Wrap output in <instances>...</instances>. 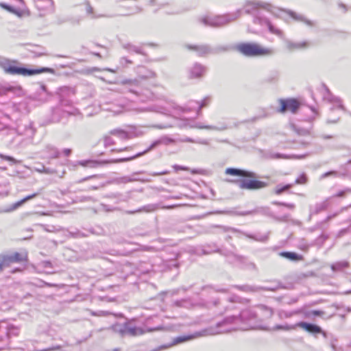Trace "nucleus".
<instances>
[{
    "label": "nucleus",
    "mask_w": 351,
    "mask_h": 351,
    "mask_svg": "<svg viewBox=\"0 0 351 351\" xmlns=\"http://www.w3.org/2000/svg\"><path fill=\"white\" fill-rule=\"evenodd\" d=\"M308 332L311 333H321L322 330L319 326L313 324Z\"/></svg>",
    "instance_id": "a19ab883"
},
{
    "label": "nucleus",
    "mask_w": 351,
    "mask_h": 351,
    "mask_svg": "<svg viewBox=\"0 0 351 351\" xmlns=\"http://www.w3.org/2000/svg\"><path fill=\"white\" fill-rule=\"evenodd\" d=\"M123 61L125 62L126 63H128V64L132 63V62L130 60H128L126 58H122L121 59V63H123Z\"/></svg>",
    "instance_id": "bf43d9fd"
},
{
    "label": "nucleus",
    "mask_w": 351,
    "mask_h": 351,
    "mask_svg": "<svg viewBox=\"0 0 351 351\" xmlns=\"http://www.w3.org/2000/svg\"><path fill=\"white\" fill-rule=\"evenodd\" d=\"M60 346H56V347H54V348H48L47 350H46V351H52V350H56V349H60Z\"/></svg>",
    "instance_id": "052dcab7"
},
{
    "label": "nucleus",
    "mask_w": 351,
    "mask_h": 351,
    "mask_svg": "<svg viewBox=\"0 0 351 351\" xmlns=\"http://www.w3.org/2000/svg\"><path fill=\"white\" fill-rule=\"evenodd\" d=\"M14 61H11L7 58L0 56V66L6 73L29 76L40 73L48 70L47 68H43L41 69H28L23 67H18L14 64Z\"/></svg>",
    "instance_id": "20e7f679"
},
{
    "label": "nucleus",
    "mask_w": 351,
    "mask_h": 351,
    "mask_svg": "<svg viewBox=\"0 0 351 351\" xmlns=\"http://www.w3.org/2000/svg\"><path fill=\"white\" fill-rule=\"evenodd\" d=\"M280 256L287 258L291 261H299L302 259V256L295 253V252H281Z\"/></svg>",
    "instance_id": "bb28decb"
},
{
    "label": "nucleus",
    "mask_w": 351,
    "mask_h": 351,
    "mask_svg": "<svg viewBox=\"0 0 351 351\" xmlns=\"http://www.w3.org/2000/svg\"><path fill=\"white\" fill-rule=\"evenodd\" d=\"M339 6L340 8H343L345 12L347 10V9H346V5H344V4H343V3H339Z\"/></svg>",
    "instance_id": "0e129e2a"
},
{
    "label": "nucleus",
    "mask_w": 351,
    "mask_h": 351,
    "mask_svg": "<svg viewBox=\"0 0 351 351\" xmlns=\"http://www.w3.org/2000/svg\"><path fill=\"white\" fill-rule=\"evenodd\" d=\"M280 112H285L287 110L295 113L299 108V102L294 99H280Z\"/></svg>",
    "instance_id": "4468645a"
},
{
    "label": "nucleus",
    "mask_w": 351,
    "mask_h": 351,
    "mask_svg": "<svg viewBox=\"0 0 351 351\" xmlns=\"http://www.w3.org/2000/svg\"><path fill=\"white\" fill-rule=\"evenodd\" d=\"M84 5H85V10H86L87 14L90 15V16L92 18H96L97 16H95L94 13H93V8H92V6L89 3V2L86 1L84 3Z\"/></svg>",
    "instance_id": "f704fd0d"
},
{
    "label": "nucleus",
    "mask_w": 351,
    "mask_h": 351,
    "mask_svg": "<svg viewBox=\"0 0 351 351\" xmlns=\"http://www.w3.org/2000/svg\"><path fill=\"white\" fill-rule=\"evenodd\" d=\"M274 204L276 205H278V206H286L288 208L291 209V210H293L295 208V205L293 204H287V203H284V202H275Z\"/></svg>",
    "instance_id": "c03bdc74"
},
{
    "label": "nucleus",
    "mask_w": 351,
    "mask_h": 351,
    "mask_svg": "<svg viewBox=\"0 0 351 351\" xmlns=\"http://www.w3.org/2000/svg\"><path fill=\"white\" fill-rule=\"evenodd\" d=\"M296 328L300 327L306 331H309L310 328L312 327L313 324L306 323L304 322H300L297 324H295Z\"/></svg>",
    "instance_id": "72a5a7b5"
},
{
    "label": "nucleus",
    "mask_w": 351,
    "mask_h": 351,
    "mask_svg": "<svg viewBox=\"0 0 351 351\" xmlns=\"http://www.w3.org/2000/svg\"><path fill=\"white\" fill-rule=\"evenodd\" d=\"M292 186H293L292 184H289L285 185L283 186H281L280 185H278V186H276V187L275 189V193L277 195H280L282 192L289 189L291 187H292Z\"/></svg>",
    "instance_id": "7c9ffc66"
},
{
    "label": "nucleus",
    "mask_w": 351,
    "mask_h": 351,
    "mask_svg": "<svg viewBox=\"0 0 351 351\" xmlns=\"http://www.w3.org/2000/svg\"><path fill=\"white\" fill-rule=\"evenodd\" d=\"M180 206V204H174V205H171V206H160V204H150L145 205V206L138 208V210H136L134 211H128L127 213L128 214H134L136 213H142V212L152 213V212L156 211L158 208L172 209L174 208H177Z\"/></svg>",
    "instance_id": "ddd939ff"
},
{
    "label": "nucleus",
    "mask_w": 351,
    "mask_h": 351,
    "mask_svg": "<svg viewBox=\"0 0 351 351\" xmlns=\"http://www.w3.org/2000/svg\"><path fill=\"white\" fill-rule=\"evenodd\" d=\"M287 48L290 51L306 49L309 46V43L307 41L294 43L290 40L286 41Z\"/></svg>",
    "instance_id": "aec40b11"
},
{
    "label": "nucleus",
    "mask_w": 351,
    "mask_h": 351,
    "mask_svg": "<svg viewBox=\"0 0 351 351\" xmlns=\"http://www.w3.org/2000/svg\"><path fill=\"white\" fill-rule=\"evenodd\" d=\"M258 308L260 309L261 311H267L268 313V315L269 316H271L273 314V311L271 309L267 308V306H264V305H261V306H258Z\"/></svg>",
    "instance_id": "a18cd8bd"
},
{
    "label": "nucleus",
    "mask_w": 351,
    "mask_h": 351,
    "mask_svg": "<svg viewBox=\"0 0 351 351\" xmlns=\"http://www.w3.org/2000/svg\"><path fill=\"white\" fill-rule=\"evenodd\" d=\"M206 68L198 63H195L189 69V77L193 78H200L206 73Z\"/></svg>",
    "instance_id": "dca6fc26"
},
{
    "label": "nucleus",
    "mask_w": 351,
    "mask_h": 351,
    "mask_svg": "<svg viewBox=\"0 0 351 351\" xmlns=\"http://www.w3.org/2000/svg\"><path fill=\"white\" fill-rule=\"evenodd\" d=\"M110 134L117 136L121 140H127L140 136L141 132H137L136 128L131 126L128 130L114 129L110 132Z\"/></svg>",
    "instance_id": "9d476101"
},
{
    "label": "nucleus",
    "mask_w": 351,
    "mask_h": 351,
    "mask_svg": "<svg viewBox=\"0 0 351 351\" xmlns=\"http://www.w3.org/2000/svg\"><path fill=\"white\" fill-rule=\"evenodd\" d=\"M241 289H242L243 291H255V289L251 287H249V286H244V287H241Z\"/></svg>",
    "instance_id": "de8ad7c7"
},
{
    "label": "nucleus",
    "mask_w": 351,
    "mask_h": 351,
    "mask_svg": "<svg viewBox=\"0 0 351 351\" xmlns=\"http://www.w3.org/2000/svg\"><path fill=\"white\" fill-rule=\"evenodd\" d=\"M186 47L189 50L195 51L198 56H203L213 53V49L206 45H186Z\"/></svg>",
    "instance_id": "f3484780"
},
{
    "label": "nucleus",
    "mask_w": 351,
    "mask_h": 351,
    "mask_svg": "<svg viewBox=\"0 0 351 351\" xmlns=\"http://www.w3.org/2000/svg\"><path fill=\"white\" fill-rule=\"evenodd\" d=\"M190 128H197V129H205L209 130H215V131H223L228 129V125L225 123H221L219 125H205L201 122H191L188 121L186 125Z\"/></svg>",
    "instance_id": "f8f14e48"
},
{
    "label": "nucleus",
    "mask_w": 351,
    "mask_h": 351,
    "mask_svg": "<svg viewBox=\"0 0 351 351\" xmlns=\"http://www.w3.org/2000/svg\"><path fill=\"white\" fill-rule=\"evenodd\" d=\"M256 313L252 309H245L241 311L239 317L232 316L224 319L218 323L215 327H210L202 331V333H197L194 335L180 336L174 339L172 345L180 343L195 337L203 335H215L240 329L243 330L257 329Z\"/></svg>",
    "instance_id": "f257e3e1"
},
{
    "label": "nucleus",
    "mask_w": 351,
    "mask_h": 351,
    "mask_svg": "<svg viewBox=\"0 0 351 351\" xmlns=\"http://www.w3.org/2000/svg\"><path fill=\"white\" fill-rule=\"evenodd\" d=\"M252 213H254V211H247V212H245V213H238V215H250V214H252Z\"/></svg>",
    "instance_id": "13d9d810"
},
{
    "label": "nucleus",
    "mask_w": 351,
    "mask_h": 351,
    "mask_svg": "<svg viewBox=\"0 0 351 351\" xmlns=\"http://www.w3.org/2000/svg\"><path fill=\"white\" fill-rule=\"evenodd\" d=\"M348 267V263L347 261H339L332 264L331 265V269L333 271H339Z\"/></svg>",
    "instance_id": "a878e982"
},
{
    "label": "nucleus",
    "mask_w": 351,
    "mask_h": 351,
    "mask_svg": "<svg viewBox=\"0 0 351 351\" xmlns=\"http://www.w3.org/2000/svg\"><path fill=\"white\" fill-rule=\"evenodd\" d=\"M123 48L128 50L129 51H134L136 53H142V51L139 47L132 45L131 44L124 45Z\"/></svg>",
    "instance_id": "2f4dec72"
},
{
    "label": "nucleus",
    "mask_w": 351,
    "mask_h": 351,
    "mask_svg": "<svg viewBox=\"0 0 351 351\" xmlns=\"http://www.w3.org/2000/svg\"><path fill=\"white\" fill-rule=\"evenodd\" d=\"M235 182L240 189L247 190L260 189L267 186L266 182L257 180L243 179L235 181Z\"/></svg>",
    "instance_id": "1a4fd4ad"
},
{
    "label": "nucleus",
    "mask_w": 351,
    "mask_h": 351,
    "mask_svg": "<svg viewBox=\"0 0 351 351\" xmlns=\"http://www.w3.org/2000/svg\"><path fill=\"white\" fill-rule=\"evenodd\" d=\"M38 193H33L32 195L26 196L23 199L13 204L12 206H10V207L9 208H7L5 210V211L10 212V211H13V210L17 209L19 207H20L23 204H24L27 201L32 199L34 197H36L38 195Z\"/></svg>",
    "instance_id": "5701e85b"
},
{
    "label": "nucleus",
    "mask_w": 351,
    "mask_h": 351,
    "mask_svg": "<svg viewBox=\"0 0 351 351\" xmlns=\"http://www.w3.org/2000/svg\"><path fill=\"white\" fill-rule=\"evenodd\" d=\"M12 333L14 334V335H17L18 334V329L14 328V327H12L11 328H9L8 332H7V336L8 335H10Z\"/></svg>",
    "instance_id": "49530a36"
},
{
    "label": "nucleus",
    "mask_w": 351,
    "mask_h": 351,
    "mask_svg": "<svg viewBox=\"0 0 351 351\" xmlns=\"http://www.w3.org/2000/svg\"><path fill=\"white\" fill-rule=\"evenodd\" d=\"M240 15L241 11L238 10L234 13L226 15L205 16L201 19V21L206 25L220 27L236 20Z\"/></svg>",
    "instance_id": "423d86ee"
},
{
    "label": "nucleus",
    "mask_w": 351,
    "mask_h": 351,
    "mask_svg": "<svg viewBox=\"0 0 351 351\" xmlns=\"http://www.w3.org/2000/svg\"><path fill=\"white\" fill-rule=\"evenodd\" d=\"M111 328L114 332L119 334L121 337H135L143 335L145 332H152L160 329V328L143 329L141 327L134 326L129 322L124 324H115L112 326Z\"/></svg>",
    "instance_id": "39448f33"
},
{
    "label": "nucleus",
    "mask_w": 351,
    "mask_h": 351,
    "mask_svg": "<svg viewBox=\"0 0 351 351\" xmlns=\"http://www.w3.org/2000/svg\"><path fill=\"white\" fill-rule=\"evenodd\" d=\"M53 2L52 0H38L37 7L43 10H51L53 8Z\"/></svg>",
    "instance_id": "b1692460"
},
{
    "label": "nucleus",
    "mask_w": 351,
    "mask_h": 351,
    "mask_svg": "<svg viewBox=\"0 0 351 351\" xmlns=\"http://www.w3.org/2000/svg\"><path fill=\"white\" fill-rule=\"evenodd\" d=\"M324 99L328 101L329 103L333 104L334 107L331 108L332 110H334V108H337L339 109L344 110V107L342 104V101L340 98L332 95L328 90H326V95L324 96Z\"/></svg>",
    "instance_id": "a211bd4d"
},
{
    "label": "nucleus",
    "mask_w": 351,
    "mask_h": 351,
    "mask_svg": "<svg viewBox=\"0 0 351 351\" xmlns=\"http://www.w3.org/2000/svg\"><path fill=\"white\" fill-rule=\"evenodd\" d=\"M308 134V132L306 130H304L302 131L301 133H300V134H302V135H305V134Z\"/></svg>",
    "instance_id": "69168bd1"
},
{
    "label": "nucleus",
    "mask_w": 351,
    "mask_h": 351,
    "mask_svg": "<svg viewBox=\"0 0 351 351\" xmlns=\"http://www.w3.org/2000/svg\"><path fill=\"white\" fill-rule=\"evenodd\" d=\"M346 191L350 192L351 191L350 189H347ZM346 193V191H341L337 193L335 196V197H343Z\"/></svg>",
    "instance_id": "3c124183"
},
{
    "label": "nucleus",
    "mask_w": 351,
    "mask_h": 351,
    "mask_svg": "<svg viewBox=\"0 0 351 351\" xmlns=\"http://www.w3.org/2000/svg\"><path fill=\"white\" fill-rule=\"evenodd\" d=\"M307 154L304 155H293L291 156H282L280 154H276L275 158H295V159H302L304 158Z\"/></svg>",
    "instance_id": "c9c22d12"
},
{
    "label": "nucleus",
    "mask_w": 351,
    "mask_h": 351,
    "mask_svg": "<svg viewBox=\"0 0 351 351\" xmlns=\"http://www.w3.org/2000/svg\"><path fill=\"white\" fill-rule=\"evenodd\" d=\"M18 132L20 135L24 136L25 139L32 140L34 136L36 130L32 127V124L29 123V125H25L24 128L19 127Z\"/></svg>",
    "instance_id": "6ab92c4d"
},
{
    "label": "nucleus",
    "mask_w": 351,
    "mask_h": 351,
    "mask_svg": "<svg viewBox=\"0 0 351 351\" xmlns=\"http://www.w3.org/2000/svg\"><path fill=\"white\" fill-rule=\"evenodd\" d=\"M195 143H199V144H202V145H208V141H206V140H199V141H195Z\"/></svg>",
    "instance_id": "5fc2aeb1"
},
{
    "label": "nucleus",
    "mask_w": 351,
    "mask_h": 351,
    "mask_svg": "<svg viewBox=\"0 0 351 351\" xmlns=\"http://www.w3.org/2000/svg\"><path fill=\"white\" fill-rule=\"evenodd\" d=\"M226 174L231 175L234 176H241L245 178H254L256 177V174L252 171H245L239 169L235 168H227L225 171Z\"/></svg>",
    "instance_id": "2eb2a0df"
},
{
    "label": "nucleus",
    "mask_w": 351,
    "mask_h": 351,
    "mask_svg": "<svg viewBox=\"0 0 351 351\" xmlns=\"http://www.w3.org/2000/svg\"><path fill=\"white\" fill-rule=\"evenodd\" d=\"M168 198L169 199H180V196H179V195H174V196L169 197Z\"/></svg>",
    "instance_id": "680f3d73"
},
{
    "label": "nucleus",
    "mask_w": 351,
    "mask_h": 351,
    "mask_svg": "<svg viewBox=\"0 0 351 351\" xmlns=\"http://www.w3.org/2000/svg\"><path fill=\"white\" fill-rule=\"evenodd\" d=\"M42 227L46 232H59L62 230V228L60 226H46V225H42Z\"/></svg>",
    "instance_id": "473e14b6"
},
{
    "label": "nucleus",
    "mask_w": 351,
    "mask_h": 351,
    "mask_svg": "<svg viewBox=\"0 0 351 351\" xmlns=\"http://www.w3.org/2000/svg\"><path fill=\"white\" fill-rule=\"evenodd\" d=\"M71 152V150L70 149L66 148V149H63V153L66 156H69Z\"/></svg>",
    "instance_id": "6e6d98bb"
},
{
    "label": "nucleus",
    "mask_w": 351,
    "mask_h": 351,
    "mask_svg": "<svg viewBox=\"0 0 351 351\" xmlns=\"http://www.w3.org/2000/svg\"><path fill=\"white\" fill-rule=\"evenodd\" d=\"M184 302H182V301H177L176 302V304L178 306H182V303H183Z\"/></svg>",
    "instance_id": "338daca9"
},
{
    "label": "nucleus",
    "mask_w": 351,
    "mask_h": 351,
    "mask_svg": "<svg viewBox=\"0 0 351 351\" xmlns=\"http://www.w3.org/2000/svg\"><path fill=\"white\" fill-rule=\"evenodd\" d=\"M180 142H189V143H195V141L191 138H185L184 139L179 140Z\"/></svg>",
    "instance_id": "8fccbe9b"
},
{
    "label": "nucleus",
    "mask_w": 351,
    "mask_h": 351,
    "mask_svg": "<svg viewBox=\"0 0 351 351\" xmlns=\"http://www.w3.org/2000/svg\"><path fill=\"white\" fill-rule=\"evenodd\" d=\"M332 173H333V172H328V173H324V174L322 176V177H323V178H325V177L328 176V175L332 174Z\"/></svg>",
    "instance_id": "774afa93"
},
{
    "label": "nucleus",
    "mask_w": 351,
    "mask_h": 351,
    "mask_svg": "<svg viewBox=\"0 0 351 351\" xmlns=\"http://www.w3.org/2000/svg\"><path fill=\"white\" fill-rule=\"evenodd\" d=\"M155 77V73L151 71H146L145 72H143L142 71H138V77L136 79H125L121 80L120 82L121 84L123 85H129V86H137L140 84L141 80H144L149 78H152Z\"/></svg>",
    "instance_id": "9b49d317"
},
{
    "label": "nucleus",
    "mask_w": 351,
    "mask_h": 351,
    "mask_svg": "<svg viewBox=\"0 0 351 351\" xmlns=\"http://www.w3.org/2000/svg\"><path fill=\"white\" fill-rule=\"evenodd\" d=\"M254 23L261 26H266L270 33L275 34L281 38L284 37L283 32L274 26L269 21V19L265 16H256L254 18Z\"/></svg>",
    "instance_id": "6e6552de"
},
{
    "label": "nucleus",
    "mask_w": 351,
    "mask_h": 351,
    "mask_svg": "<svg viewBox=\"0 0 351 351\" xmlns=\"http://www.w3.org/2000/svg\"><path fill=\"white\" fill-rule=\"evenodd\" d=\"M95 162L94 161H82V162H80V164L82 166H86L88 164L90 165L91 167H93V165H94Z\"/></svg>",
    "instance_id": "09e8293b"
},
{
    "label": "nucleus",
    "mask_w": 351,
    "mask_h": 351,
    "mask_svg": "<svg viewBox=\"0 0 351 351\" xmlns=\"http://www.w3.org/2000/svg\"><path fill=\"white\" fill-rule=\"evenodd\" d=\"M229 49V48L228 47H224V46H220V47H218L215 49H213V53H219V52H222V51H226Z\"/></svg>",
    "instance_id": "37998d69"
},
{
    "label": "nucleus",
    "mask_w": 351,
    "mask_h": 351,
    "mask_svg": "<svg viewBox=\"0 0 351 351\" xmlns=\"http://www.w3.org/2000/svg\"><path fill=\"white\" fill-rule=\"evenodd\" d=\"M8 258L9 259L10 264H12L14 263H21L27 260V255L26 253H19L15 252L10 255H6Z\"/></svg>",
    "instance_id": "412c9836"
},
{
    "label": "nucleus",
    "mask_w": 351,
    "mask_h": 351,
    "mask_svg": "<svg viewBox=\"0 0 351 351\" xmlns=\"http://www.w3.org/2000/svg\"><path fill=\"white\" fill-rule=\"evenodd\" d=\"M115 144V141L110 136H106L104 137V145L105 147H109Z\"/></svg>",
    "instance_id": "4c0bfd02"
},
{
    "label": "nucleus",
    "mask_w": 351,
    "mask_h": 351,
    "mask_svg": "<svg viewBox=\"0 0 351 351\" xmlns=\"http://www.w3.org/2000/svg\"><path fill=\"white\" fill-rule=\"evenodd\" d=\"M0 7L19 17L22 16V12L21 10H17L6 3H0Z\"/></svg>",
    "instance_id": "393cba45"
},
{
    "label": "nucleus",
    "mask_w": 351,
    "mask_h": 351,
    "mask_svg": "<svg viewBox=\"0 0 351 351\" xmlns=\"http://www.w3.org/2000/svg\"><path fill=\"white\" fill-rule=\"evenodd\" d=\"M136 180H137L136 178H132L128 177V176H125V177H123V178H120L119 182H121V183H128V182H134V181H136Z\"/></svg>",
    "instance_id": "79ce46f5"
},
{
    "label": "nucleus",
    "mask_w": 351,
    "mask_h": 351,
    "mask_svg": "<svg viewBox=\"0 0 351 351\" xmlns=\"http://www.w3.org/2000/svg\"><path fill=\"white\" fill-rule=\"evenodd\" d=\"M327 206H328V203L326 201L322 202L319 204H317L316 208H315V209H316L315 213H318L321 210H325L327 208Z\"/></svg>",
    "instance_id": "ea45409f"
},
{
    "label": "nucleus",
    "mask_w": 351,
    "mask_h": 351,
    "mask_svg": "<svg viewBox=\"0 0 351 351\" xmlns=\"http://www.w3.org/2000/svg\"><path fill=\"white\" fill-rule=\"evenodd\" d=\"M339 6L340 8H343L345 12L347 10V9H346V5H344V4H343V3H339Z\"/></svg>",
    "instance_id": "e2e57ef3"
},
{
    "label": "nucleus",
    "mask_w": 351,
    "mask_h": 351,
    "mask_svg": "<svg viewBox=\"0 0 351 351\" xmlns=\"http://www.w3.org/2000/svg\"><path fill=\"white\" fill-rule=\"evenodd\" d=\"M0 158L3 160H5L7 161L12 162V164H18L20 162L19 160H16L13 157L3 155L2 154H0Z\"/></svg>",
    "instance_id": "e433bc0d"
},
{
    "label": "nucleus",
    "mask_w": 351,
    "mask_h": 351,
    "mask_svg": "<svg viewBox=\"0 0 351 351\" xmlns=\"http://www.w3.org/2000/svg\"><path fill=\"white\" fill-rule=\"evenodd\" d=\"M173 168L176 171H178V170H187L188 169L186 167L179 166V165H176L173 166Z\"/></svg>",
    "instance_id": "603ef678"
},
{
    "label": "nucleus",
    "mask_w": 351,
    "mask_h": 351,
    "mask_svg": "<svg viewBox=\"0 0 351 351\" xmlns=\"http://www.w3.org/2000/svg\"><path fill=\"white\" fill-rule=\"evenodd\" d=\"M237 51L245 56H269L274 53V49L269 47H264L256 43H242L236 45Z\"/></svg>",
    "instance_id": "7ed1b4c3"
},
{
    "label": "nucleus",
    "mask_w": 351,
    "mask_h": 351,
    "mask_svg": "<svg viewBox=\"0 0 351 351\" xmlns=\"http://www.w3.org/2000/svg\"><path fill=\"white\" fill-rule=\"evenodd\" d=\"M296 328L295 324L294 325H276L274 326V330H295Z\"/></svg>",
    "instance_id": "c756f323"
},
{
    "label": "nucleus",
    "mask_w": 351,
    "mask_h": 351,
    "mask_svg": "<svg viewBox=\"0 0 351 351\" xmlns=\"http://www.w3.org/2000/svg\"><path fill=\"white\" fill-rule=\"evenodd\" d=\"M174 142H175V141L172 138H169L167 137L162 138L161 139H159V140H157V141H155L154 142H153L152 143V145L145 151H143L142 152H139L137 154H136L133 156H131V157L119 158V159L115 160L113 161V162H126V161L132 160L133 159H135L138 157H140V156L144 155L145 154L147 153L148 152H149L150 150H152V149H154V147H156V146H158L160 144L168 145L169 143H174Z\"/></svg>",
    "instance_id": "0eeeda50"
},
{
    "label": "nucleus",
    "mask_w": 351,
    "mask_h": 351,
    "mask_svg": "<svg viewBox=\"0 0 351 351\" xmlns=\"http://www.w3.org/2000/svg\"><path fill=\"white\" fill-rule=\"evenodd\" d=\"M6 255H0V273L3 271V269L5 267H8L10 265V262L8 261Z\"/></svg>",
    "instance_id": "cd10ccee"
},
{
    "label": "nucleus",
    "mask_w": 351,
    "mask_h": 351,
    "mask_svg": "<svg viewBox=\"0 0 351 351\" xmlns=\"http://www.w3.org/2000/svg\"><path fill=\"white\" fill-rule=\"evenodd\" d=\"M307 182V178L305 174H302L300 176L295 180V184H303L306 183Z\"/></svg>",
    "instance_id": "58836bf2"
},
{
    "label": "nucleus",
    "mask_w": 351,
    "mask_h": 351,
    "mask_svg": "<svg viewBox=\"0 0 351 351\" xmlns=\"http://www.w3.org/2000/svg\"><path fill=\"white\" fill-rule=\"evenodd\" d=\"M141 12V8H139L138 6H135L133 8L132 14H136V13H138V12Z\"/></svg>",
    "instance_id": "864d4df0"
},
{
    "label": "nucleus",
    "mask_w": 351,
    "mask_h": 351,
    "mask_svg": "<svg viewBox=\"0 0 351 351\" xmlns=\"http://www.w3.org/2000/svg\"><path fill=\"white\" fill-rule=\"evenodd\" d=\"M46 149L49 152L51 158H56L59 157L60 153L56 147L51 145H48L47 146Z\"/></svg>",
    "instance_id": "c85d7f7f"
},
{
    "label": "nucleus",
    "mask_w": 351,
    "mask_h": 351,
    "mask_svg": "<svg viewBox=\"0 0 351 351\" xmlns=\"http://www.w3.org/2000/svg\"><path fill=\"white\" fill-rule=\"evenodd\" d=\"M167 173H168V171H163V172H160V173H154L152 174V176H160V175H165Z\"/></svg>",
    "instance_id": "4d7b16f0"
},
{
    "label": "nucleus",
    "mask_w": 351,
    "mask_h": 351,
    "mask_svg": "<svg viewBox=\"0 0 351 351\" xmlns=\"http://www.w3.org/2000/svg\"><path fill=\"white\" fill-rule=\"evenodd\" d=\"M210 102V97H206L204 98L201 101H190V104H191V107L189 108L188 110H191L192 108L193 107V104H195L198 106L197 113L198 115L201 113V109L205 106H207L209 103Z\"/></svg>",
    "instance_id": "4be33fe9"
},
{
    "label": "nucleus",
    "mask_w": 351,
    "mask_h": 351,
    "mask_svg": "<svg viewBox=\"0 0 351 351\" xmlns=\"http://www.w3.org/2000/svg\"><path fill=\"white\" fill-rule=\"evenodd\" d=\"M245 11L246 13L249 14L251 12L258 9V8H263L269 12H271L272 14L281 17L280 15V12H284L288 14L292 19H293L295 21H301L304 23L308 26L312 27L314 26L315 23L313 21L306 19L304 15L301 14H298L292 10H285L280 8H277L274 7L270 3L263 2L260 1H247L245 6Z\"/></svg>",
    "instance_id": "f03ea898"
}]
</instances>
